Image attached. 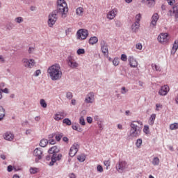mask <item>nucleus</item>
I'll list each match as a JSON object with an SVG mask.
<instances>
[{
    "mask_svg": "<svg viewBox=\"0 0 178 178\" xmlns=\"http://www.w3.org/2000/svg\"><path fill=\"white\" fill-rule=\"evenodd\" d=\"M22 63H24L25 67H29L30 69H31V67L35 65V61L32 58L29 60L27 58H23Z\"/></svg>",
    "mask_w": 178,
    "mask_h": 178,
    "instance_id": "9b49d317",
    "label": "nucleus"
},
{
    "mask_svg": "<svg viewBox=\"0 0 178 178\" xmlns=\"http://www.w3.org/2000/svg\"><path fill=\"white\" fill-rule=\"evenodd\" d=\"M54 119L56 121H59V120H62V119H63V117H61L60 114L58 113L54 115Z\"/></svg>",
    "mask_w": 178,
    "mask_h": 178,
    "instance_id": "72a5a7b5",
    "label": "nucleus"
},
{
    "mask_svg": "<svg viewBox=\"0 0 178 178\" xmlns=\"http://www.w3.org/2000/svg\"><path fill=\"white\" fill-rule=\"evenodd\" d=\"M30 173L32 175H35V173H37V168H31Z\"/></svg>",
    "mask_w": 178,
    "mask_h": 178,
    "instance_id": "603ef678",
    "label": "nucleus"
},
{
    "mask_svg": "<svg viewBox=\"0 0 178 178\" xmlns=\"http://www.w3.org/2000/svg\"><path fill=\"white\" fill-rule=\"evenodd\" d=\"M1 92H4L5 94H9V90L8 88L1 89Z\"/></svg>",
    "mask_w": 178,
    "mask_h": 178,
    "instance_id": "4d7b16f0",
    "label": "nucleus"
},
{
    "mask_svg": "<svg viewBox=\"0 0 178 178\" xmlns=\"http://www.w3.org/2000/svg\"><path fill=\"white\" fill-rule=\"evenodd\" d=\"M57 9L52 11L49 15L47 21L49 27H54V24L58 20V15H61L62 17H66V13L69 11L67 4L65 0H57Z\"/></svg>",
    "mask_w": 178,
    "mask_h": 178,
    "instance_id": "f257e3e1",
    "label": "nucleus"
},
{
    "mask_svg": "<svg viewBox=\"0 0 178 178\" xmlns=\"http://www.w3.org/2000/svg\"><path fill=\"white\" fill-rule=\"evenodd\" d=\"M128 60L131 67H137V66H138V63L137 62V60H136L135 58L132 56H130L128 58Z\"/></svg>",
    "mask_w": 178,
    "mask_h": 178,
    "instance_id": "dca6fc26",
    "label": "nucleus"
},
{
    "mask_svg": "<svg viewBox=\"0 0 178 178\" xmlns=\"http://www.w3.org/2000/svg\"><path fill=\"white\" fill-rule=\"evenodd\" d=\"M5 118V108L2 106H0V122Z\"/></svg>",
    "mask_w": 178,
    "mask_h": 178,
    "instance_id": "a878e982",
    "label": "nucleus"
},
{
    "mask_svg": "<svg viewBox=\"0 0 178 178\" xmlns=\"http://www.w3.org/2000/svg\"><path fill=\"white\" fill-rule=\"evenodd\" d=\"M63 123H64V124H66L67 126H72V120H70V119L69 118H65L63 120Z\"/></svg>",
    "mask_w": 178,
    "mask_h": 178,
    "instance_id": "7c9ffc66",
    "label": "nucleus"
},
{
    "mask_svg": "<svg viewBox=\"0 0 178 178\" xmlns=\"http://www.w3.org/2000/svg\"><path fill=\"white\" fill-rule=\"evenodd\" d=\"M68 177H70V178H76V174H74V173H70L69 175H68Z\"/></svg>",
    "mask_w": 178,
    "mask_h": 178,
    "instance_id": "bf43d9fd",
    "label": "nucleus"
},
{
    "mask_svg": "<svg viewBox=\"0 0 178 178\" xmlns=\"http://www.w3.org/2000/svg\"><path fill=\"white\" fill-rule=\"evenodd\" d=\"M101 49H108V43L105 40H102L100 42Z\"/></svg>",
    "mask_w": 178,
    "mask_h": 178,
    "instance_id": "bb28decb",
    "label": "nucleus"
},
{
    "mask_svg": "<svg viewBox=\"0 0 178 178\" xmlns=\"http://www.w3.org/2000/svg\"><path fill=\"white\" fill-rule=\"evenodd\" d=\"M130 127L129 137L131 138H137V137H140L141 134V128L134 124V122H131Z\"/></svg>",
    "mask_w": 178,
    "mask_h": 178,
    "instance_id": "7ed1b4c3",
    "label": "nucleus"
},
{
    "mask_svg": "<svg viewBox=\"0 0 178 178\" xmlns=\"http://www.w3.org/2000/svg\"><path fill=\"white\" fill-rule=\"evenodd\" d=\"M66 98L67 99H72L73 98V93H72L71 92H67L66 93Z\"/></svg>",
    "mask_w": 178,
    "mask_h": 178,
    "instance_id": "ea45409f",
    "label": "nucleus"
},
{
    "mask_svg": "<svg viewBox=\"0 0 178 178\" xmlns=\"http://www.w3.org/2000/svg\"><path fill=\"white\" fill-rule=\"evenodd\" d=\"M28 52L29 54H33V52H34V47H29Z\"/></svg>",
    "mask_w": 178,
    "mask_h": 178,
    "instance_id": "0e129e2a",
    "label": "nucleus"
},
{
    "mask_svg": "<svg viewBox=\"0 0 178 178\" xmlns=\"http://www.w3.org/2000/svg\"><path fill=\"white\" fill-rule=\"evenodd\" d=\"M78 55H83V54H86V50L84 49H79L76 51Z\"/></svg>",
    "mask_w": 178,
    "mask_h": 178,
    "instance_id": "79ce46f5",
    "label": "nucleus"
},
{
    "mask_svg": "<svg viewBox=\"0 0 178 178\" xmlns=\"http://www.w3.org/2000/svg\"><path fill=\"white\" fill-rule=\"evenodd\" d=\"M39 74H41V70H38L34 73L35 77H38Z\"/></svg>",
    "mask_w": 178,
    "mask_h": 178,
    "instance_id": "3c124183",
    "label": "nucleus"
},
{
    "mask_svg": "<svg viewBox=\"0 0 178 178\" xmlns=\"http://www.w3.org/2000/svg\"><path fill=\"white\" fill-rule=\"evenodd\" d=\"M67 63L71 69H76V67H79V63L76 61L74 57L72 56H69L67 58Z\"/></svg>",
    "mask_w": 178,
    "mask_h": 178,
    "instance_id": "39448f33",
    "label": "nucleus"
},
{
    "mask_svg": "<svg viewBox=\"0 0 178 178\" xmlns=\"http://www.w3.org/2000/svg\"><path fill=\"white\" fill-rule=\"evenodd\" d=\"M97 172H99V173H102L104 172V168H102V165H98L97 167Z\"/></svg>",
    "mask_w": 178,
    "mask_h": 178,
    "instance_id": "a18cd8bd",
    "label": "nucleus"
},
{
    "mask_svg": "<svg viewBox=\"0 0 178 178\" xmlns=\"http://www.w3.org/2000/svg\"><path fill=\"white\" fill-rule=\"evenodd\" d=\"M14 137L13 134L11 132H6L3 136L4 140H6L7 141H12Z\"/></svg>",
    "mask_w": 178,
    "mask_h": 178,
    "instance_id": "6ab92c4d",
    "label": "nucleus"
},
{
    "mask_svg": "<svg viewBox=\"0 0 178 178\" xmlns=\"http://www.w3.org/2000/svg\"><path fill=\"white\" fill-rule=\"evenodd\" d=\"M121 60H122L123 62H126V60H127V56H126V54H122Z\"/></svg>",
    "mask_w": 178,
    "mask_h": 178,
    "instance_id": "de8ad7c7",
    "label": "nucleus"
},
{
    "mask_svg": "<svg viewBox=\"0 0 178 178\" xmlns=\"http://www.w3.org/2000/svg\"><path fill=\"white\" fill-rule=\"evenodd\" d=\"M79 123L81 126H86V120H84V118L83 116L80 117Z\"/></svg>",
    "mask_w": 178,
    "mask_h": 178,
    "instance_id": "4c0bfd02",
    "label": "nucleus"
},
{
    "mask_svg": "<svg viewBox=\"0 0 178 178\" xmlns=\"http://www.w3.org/2000/svg\"><path fill=\"white\" fill-rule=\"evenodd\" d=\"M48 144H50L51 145H54V144H56V140L54 139H49L48 140Z\"/></svg>",
    "mask_w": 178,
    "mask_h": 178,
    "instance_id": "09e8293b",
    "label": "nucleus"
},
{
    "mask_svg": "<svg viewBox=\"0 0 178 178\" xmlns=\"http://www.w3.org/2000/svg\"><path fill=\"white\" fill-rule=\"evenodd\" d=\"M178 49V40H175L174 42L172 50H171V55H175Z\"/></svg>",
    "mask_w": 178,
    "mask_h": 178,
    "instance_id": "aec40b11",
    "label": "nucleus"
},
{
    "mask_svg": "<svg viewBox=\"0 0 178 178\" xmlns=\"http://www.w3.org/2000/svg\"><path fill=\"white\" fill-rule=\"evenodd\" d=\"M86 120H87L88 123H89V124L92 123V118H91V117H87Z\"/></svg>",
    "mask_w": 178,
    "mask_h": 178,
    "instance_id": "13d9d810",
    "label": "nucleus"
},
{
    "mask_svg": "<svg viewBox=\"0 0 178 178\" xmlns=\"http://www.w3.org/2000/svg\"><path fill=\"white\" fill-rule=\"evenodd\" d=\"M48 153L50 155H52L51 157V162L49 163L50 166H54L56 161H60V159H62V154H56L51 147L49 149Z\"/></svg>",
    "mask_w": 178,
    "mask_h": 178,
    "instance_id": "20e7f679",
    "label": "nucleus"
},
{
    "mask_svg": "<svg viewBox=\"0 0 178 178\" xmlns=\"http://www.w3.org/2000/svg\"><path fill=\"white\" fill-rule=\"evenodd\" d=\"M76 13L77 16H83V13H84V8L82 7H79L76 9Z\"/></svg>",
    "mask_w": 178,
    "mask_h": 178,
    "instance_id": "b1692460",
    "label": "nucleus"
},
{
    "mask_svg": "<svg viewBox=\"0 0 178 178\" xmlns=\"http://www.w3.org/2000/svg\"><path fill=\"white\" fill-rule=\"evenodd\" d=\"M126 92H127V90L126 89V87H122L121 93L122 94H126Z\"/></svg>",
    "mask_w": 178,
    "mask_h": 178,
    "instance_id": "e2e57ef3",
    "label": "nucleus"
},
{
    "mask_svg": "<svg viewBox=\"0 0 178 178\" xmlns=\"http://www.w3.org/2000/svg\"><path fill=\"white\" fill-rule=\"evenodd\" d=\"M85 102L86 104H92L94 102V92H90L86 95Z\"/></svg>",
    "mask_w": 178,
    "mask_h": 178,
    "instance_id": "4468645a",
    "label": "nucleus"
},
{
    "mask_svg": "<svg viewBox=\"0 0 178 178\" xmlns=\"http://www.w3.org/2000/svg\"><path fill=\"white\" fill-rule=\"evenodd\" d=\"M155 119H156V114H152L149 120V124L150 126H152L155 123Z\"/></svg>",
    "mask_w": 178,
    "mask_h": 178,
    "instance_id": "5701e85b",
    "label": "nucleus"
},
{
    "mask_svg": "<svg viewBox=\"0 0 178 178\" xmlns=\"http://www.w3.org/2000/svg\"><path fill=\"white\" fill-rule=\"evenodd\" d=\"M113 64L114 65V66H118L119 65V58H114V59L113 60Z\"/></svg>",
    "mask_w": 178,
    "mask_h": 178,
    "instance_id": "a19ab883",
    "label": "nucleus"
},
{
    "mask_svg": "<svg viewBox=\"0 0 178 178\" xmlns=\"http://www.w3.org/2000/svg\"><path fill=\"white\" fill-rule=\"evenodd\" d=\"M40 104L42 108H47V102H45V100L44 99H40Z\"/></svg>",
    "mask_w": 178,
    "mask_h": 178,
    "instance_id": "c9c22d12",
    "label": "nucleus"
},
{
    "mask_svg": "<svg viewBox=\"0 0 178 178\" xmlns=\"http://www.w3.org/2000/svg\"><path fill=\"white\" fill-rule=\"evenodd\" d=\"M136 22H140L141 20V14H138L136 15Z\"/></svg>",
    "mask_w": 178,
    "mask_h": 178,
    "instance_id": "864d4df0",
    "label": "nucleus"
},
{
    "mask_svg": "<svg viewBox=\"0 0 178 178\" xmlns=\"http://www.w3.org/2000/svg\"><path fill=\"white\" fill-rule=\"evenodd\" d=\"M77 159L79 162H84V161H86V157L83 155H80L78 156Z\"/></svg>",
    "mask_w": 178,
    "mask_h": 178,
    "instance_id": "58836bf2",
    "label": "nucleus"
},
{
    "mask_svg": "<svg viewBox=\"0 0 178 178\" xmlns=\"http://www.w3.org/2000/svg\"><path fill=\"white\" fill-rule=\"evenodd\" d=\"M141 144H143V139H141V138L137 139L136 143V145L137 148H140Z\"/></svg>",
    "mask_w": 178,
    "mask_h": 178,
    "instance_id": "473e14b6",
    "label": "nucleus"
},
{
    "mask_svg": "<svg viewBox=\"0 0 178 178\" xmlns=\"http://www.w3.org/2000/svg\"><path fill=\"white\" fill-rule=\"evenodd\" d=\"M142 3H145L148 8H154L155 6V0H142Z\"/></svg>",
    "mask_w": 178,
    "mask_h": 178,
    "instance_id": "a211bd4d",
    "label": "nucleus"
},
{
    "mask_svg": "<svg viewBox=\"0 0 178 178\" xmlns=\"http://www.w3.org/2000/svg\"><path fill=\"white\" fill-rule=\"evenodd\" d=\"M152 69L156 72H161V67L156 64H152Z\"/></svg>",
    "mask_w": 178,
    "mask_h": 178,
    "instance_id": "c756f323",
    "label": "nucleus"
},
{
    "mask_svg": "<svg viewBox=\"0 0 178 178\" xmlns=\"http://www.w3.org/2000/svg\"><path fill=\"white\" fill-rule=\"evenodd\" d=\"M102 52L104 54V55H109V50L108 49H102Z\"/></svg>",
    "mask_w": 178,
    "mask_h": 178,
    "instance_id": "49530a36",
    "label": "nucleus"
},
{
    "mask_svg": "<svg viewBox=\"0 0 178 178\" xmlns=\"http://www.w3.org/2000/svg\"><path fill=\"white\" fill-rule=\"evenodd\" d=\"M47 145H48V140L44 138L42 139L40 142V146L44 148L47 147Z\"/></svg>",
    "mask_w": 178,
    "mask_h": 178,
    "instance_id": "393cba45",
    "label": "nucleus"
},
{
    "mask_svg": "<svg viewBox=\"0 0 178 178\" xmlns=\"http://www.w3.org/2000/svg\"><path fill=\"white\" fill-rule=\"evenodd\" d=\"M116 13H118V9L113 8L108 13L107 19H109V20H113V19L116 17Z\"/></svg>",
    "mask_w": 178,
    "mask_h": 178,
    "instance_id": "ddd939ff",
    "label": "nucleus"
},
{
    "mask_svg": "<svg viewBox=\"0 0 178 178\" xmlns=\"http://www.w3.org/2000/svg\"><path fill=\"white\" fill-rule=\"evenodd\" d=\"M97 42H98V38H97V36L91 37L89 39V44L90 45H94L95 44H97Z\"/></svg>",
    "mask_w": 178,
    "mask_h": 178,
    "instance_id": "4be33fe9",
    "label": "nucleus"
},
{
    "mask_svg": "<svg viewBox=\"0 0 178 178\" xmlns=\"http://www.w3.org/2000/svg\"><path fill=\"white\" fill-rule=\"evenodd\" d=\"M58 114H60V117L63 118H63H65V116H66V115H67V114L65 113V111H61V112L58 113Z\"/></svg>",
    "mask_w": 178,
    "mask_h": 178,
    "instance_id": "680f3d73",
    "label": "nucleus"
},
{
    "mask_svg": "<svg viewBox=\"0 0 178 178\" xmlns=\"http://www.w3.org/2000/svg\"><path fill=\"white\" fill-rule=\"evenodd\" d=\"M159 19V15H158V13H154L152 17L151 25L155 27V26H156V23L158 22Z\"/></svg>",
    "mask_w": 178,
    "mask_h": 178,
    "instance_id": "f3484780",
    "label": "nucleus"
},
{
    "mask_svg": "<svg viewBox=\"0 0 178 178\" xmlns=\"http://www.w3.org/2000/svg\"><path fill=\"white\" fill-rule=\"evenodd\" d=\"M104 165L106 166V169L108 170V168L111 166V161L106 160L104 161Z\"/></svg>",
    "mask_w": 178,
    "mask_h": 178,
    "instance_id": "e433bc0d",
    "label": "nucleus"
},
{
    "mask_svg": "<svg viewBox=\"0 0 178 178\" xmlns=\"http://www.w3.org/2000/svg\"><path fill=\"white\" fill-rule=\"evenodd\" d=\"M143 132H145V134H149V127H148V125L144 126Z\"/></svg>",
    "mask_w": 178,
    "mask_h": 178,
    "instance_id": "f704fd0d",
    "label": "nucleus"
},
{
    "mask_svg": "<svg viewBox=\"0 0 178 178\" xmlns=\"http://www.w3.org/2000/svg\"><path fill=\"white\" fill-rule=\"evenodd\" d=\"M15 22L16 23H22V22H23V17H16V18L15 19Z\"/></svg>",
    "mask_w": 178,
    "mask_h": 178,
    "instance_id": "c03bdc74",
    "label": "nucleus"
},
{
    "mask_svg": "<svg viewBox=\"0 0 178 178\" xmlns=\"http://www.w3.org/2000/svg\"><path fill=\"white\" fill-rule=\"evenodd\" d=\"M136 49H143V45L141 44V43L137 44L136 46Z\"/></svg>",
    "mask_w": 178,
    "mask_h": 178,
    "instance_id": "6e6d98bb",
    "label": "nucleus"
},
{
    "mask_svg": "<svg viewBox=\"0 0 178 178\" xmlns=\"http://www.w3.org/2000/svg\"><path fill=\"white\" fill-rule=\"evenodd\" d=\"M78 128H79V124H76V123H75V124L72 125V129L73 130H76V131H77Z\"/></svg>",
    "mask_w": 178,
    "mask_h": 178,
    "instance_id": "5fc2aeb1",
    "label": "nucleus"
},
{
    "mask_svg": "<svg viewBox=\"0 0 178 178\" xmlns=\"http://www.w3.org/2000/svg\"><path fill=\"white\" fill-rule=\"evenodd\" d=\"M12 170H13V166H12L11 165H8L7 167V171L8 172H12Z\"/></svg>",
    "mask_w": 178,
    "mask_h": 178,
    "instance_id": "052dcab7",
    "label": "nucleus"
},
{
    "mask_svg": "<svg viewBox=\"0 0 178 178\" xmlns=\"http://www.w3.org/2000/svg\"><path fill=\"white\" fill-rule=\"evenodd\" d=\"M168 35L169 34H168V33H161L157 38L158 42H161V44H166V42H168Z\"/></svg>",
    "mask_w": 178,
    "mask_h": 178,
    "instance_id": "f8f14e48",
    "label": "nucleus"
},
{
    "mask_svg": "<svg viewBox=\"0 0 178 178\" xmlns=\"http://www.w3.org/2000/svg\"><path fill=\"white\" fill-rule=\"evenodd\" d=\"M167 16L170 17H175V19H178V5L175 4L172 9L169 10L167 13Z\"/></svg>",
    "mask_w": 178,
    "mask_h": 178,
    "instance_id": "6e6552de",
    "label": "nucleus"
},
{
    "mask_svg": "<svg viewBox=\"0 0 178 178\" xmlns=\"http://www.w3.org/2000/svg\"><path fill=\"white\" fill-rule=\"evenodd\" d=\"M131 27H132L133 31H134V33H136V32L138 30V29H139V27H140V22L136 21V22H134V24H132Z\"/></svg>",
    "mask_w": 178,
    "mask_h": 178,
    "instance_id": "412c9836",
    "label": "nucleus"
},
{
    "mask_svg": "<svg viewBox=\"0 0 178 178\" xmlns=\"http://www.w3.org/2000/svg\"><path fill=\"white\" fill-rule=\"evenodd\" d=\"M152 163L154 165V166H158V165H159V158L154 157L152 161Z\"/></svg>",
    "mask_w": 178,
    "mask_h": 178,
    "instance_id": "c85d7f7f",
    "label": "nucleus"
},
{
    "mask_svg": "<svg viewBox=\"0 0 178 178\" xmlns=\"http://www.w3.org/2000/svg\"><path fill=\"white\" fill-rule=\"evenodd\" d=\"M115 26L116 27H120L121 26V23H120V21H115Z\"/></svg>",
    "mask_w": 178,
    "mask_h": 178,
    "instance_id": "774afa93",
    "label": "nucleus"
},
{
    "mask_svg": "<svg viewBox=\"0 0 178 178\" xmlns=\"http://www.w3.org/2000/svg\"><path fill=\"white\" fill-rule=\"evenodd\" d=\"M170 130H177V129H178V123L177 122H175L173 124H171L170 125Z\"/></svg>",
    "mask_w": 178,
    "mask_h": 178,
    "instance_id": "2f4dec72",
    "label": "nucleus"
},
{
    "mask_svg": "<svg viewBox=\"0 0 178 178\" xmlns=\"http://www.w3.org/2000/svg\"><path fill=\"white\" fill-rule=\"evenodd\" d=\"M169 86L168 85H164L161 88V89L159 91V95H166L168 92H169Z\"/></svg>",
    "mask_w": 178,
    "mask_h": 178,
    "instance_id": "2eb2a0df",
    "label": "nucleus"
},
{
    "mask_svg": "<svg viewBox=\"0 0 178 178\" xmlns=\"http://www.w3.org/2000/svg\"><path fill=\"white\" fill-rule=\"evenodd\" d=\"M62 137H63V133H58L55 135V139L56 141H60V140H62Z\"/></svg>",
    "mask_w": 178,
    "mask_h": 178,
    "instance_id": "cd10ccee",
    "label": "nucleus"
},
{
    "mask_svg": "<svg viewBox=\"0 0 178 178\" xmlns=\"http://www.w3.org/2000/svg\"><path fill=\"white\" fill-rule=\"evenodd\" d=\"M33 155L35 156V161L36 163H38V162L42 159V156H44L42 150H41V148L38 147L34 149Z\"/></svg>",
    "mask_w": 178,
    "mask_h": 178,
    "instance_id": "0eeeda50",
    "label": "nucleus"
},
{
    "mask_svg": "<svg viewBox=\"0 0 178 178\" xmlns=\"http://www.w3.org/2000/svg\"><path fill=\"white\" fill-rule=\"evenodd\" d=\"M0 63H5V58L1 55L0 56Z\"/></svg>",
    "mask_w": 178,
    "mask_h": 178,
    "instance_id": "338daca9",
    "label": "nucleus"
},
{
    "mask_svg": "<svg viewBox=\"0 0 178 178\" xmlns=\"http://www.w3.org/2000/svg\"><path fill=\"white\" fill-rule=\"evenodd\" d=\"M127 168V163L126 161H119L116 165V169L119 173H123L124 169Z\"/></svg>",
    "mask_w": 178,
    "mask_h": 178,
    "instance_id": "9d476101",
    "label": "nucleus"
},
{
    "mask_svg": "<svg viewBox=\"0 0 178 178\" xmlns=\"http://www.w3.org/2000/svg\"><path fill=\"white\" fill-rule=\"evenodd\" d=\"M51 149L56 154H58V153L59 152V148H58V146H53L51 147Z\"/></svg>",
    "mask_w": 178,
    "mask_h": 178,
    "instance_id": "37998d69",
    "label": "nucleus"
},
{
    "mask_svg": "<svg viewBox=\"0 0 178 178\" xmlns=\"http://www.w3.org/2000/svg\"><path fill=\"white\" fill-rule=\"evenodd\" d=\"M168 5H170V6H173V4L176 2V0H166Z\"/></svg>",
    "mask_w": 178,
    "mask_h": 178,
    "instance_id": "8fccbe9b",
    "label": "nucleus"
},
{
    "mask_svg": "<svg viewBox=\"0 0 178 178\" xmlns=\"http://www.w3.org/2000/svg\"><path fill=\"white\" fill-rule=\"evenodd\" d=\"M79 148H80V145L77 143H74L73 145L70 147L69 155L71 157L74 156L79 152Z\"/></svg>",
    "mask_w": 178,
    "mask_h": 178,
    "instance_id": "1a4fd4ad",
    "label": "nucleus"
},
{
    "mask_svg": "<svg viewBox=\"0 0 178 178\" xmlns=\"http://www.w3.org/2000/svg\"><path fill=\"white\" fill-rule=\"evenodd\" d=\"M159 108H162V105H161L159 104H156V111H159Z\"/></svg>",
    "mask_w": 178,
    "mask_h": 178,
    "instance_id": "69168bd1",
    "label": "nucleus"
},
{
    "mask_svg": "<svg viewBox=\"0 0 178 178\" xmlns=\"http://www.w3.org/2000/svg\"><path fill=\"white\" fill-rule=\"evenodd\" d=\"M47 73L52 81H56L62 79V70H60V65L58 63L49 67Z\"/></svg>",
    "mask_w": 178,
    "mask_h": 178,
    "instance_id": "f03ea898",
    "label": "nucleus"
},
{
    "mask_svg": "<svg viewBox=\"0 0 178 178\" xmlns=\"http://www.w3.org/2000/svg\"><path fill=\"white\" fill-rule=\"evenodd\" d=\"M88 37V31L85 29H81L76 32L77 40H86Z\"/></svg>",
    "mask_w": 178,
    "mask_h": 178,
    "instance_id": "423d86ee",
    "label": "nucleus"
}]
</instances>
